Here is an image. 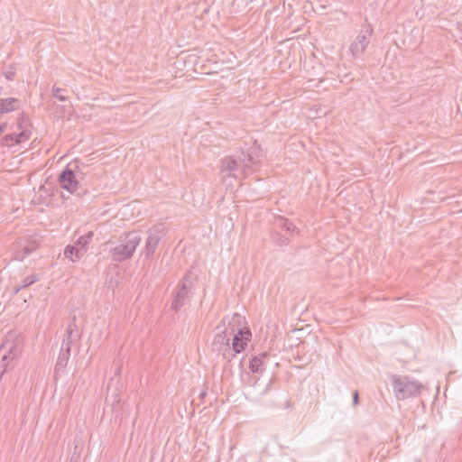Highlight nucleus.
Instances as JSON below:
<instances>
[{
  "label": "nucleus",
  "instance_id": "obj_30",
  "mask_svg": "<svg viewBox=\"0 0 462 462\" xmlns=\"http://www.w3.org/2000/svg\"><path fill=\"white\" fill-rule=\"evenodd\" d=\"M353 406H356L359 404V393L358 391H354L353 393Z\"/></svg>",
  "mask_w": 462,
  "mask_h": 462
},
{
  "label": "nucleus",
  "instance_id": "obj_35",
  "mask_svg": "<svg viewBox=\"0 0 462 462\" xmlns=\"http://www.w3.org/2000/svg\"><path fill=\"white\" fill-rule=\"evenodd\" d=\"M14 294H17L20 291H22L23 289H20V284H17L14 287Z\"/></svg>",
  "mask_w": 462,
  "mask_h": 462
},
{
  "label": "nucleus",
  "instance_id": "obj_20",
  "mask_svg": "<svg viewBox=\"0 0 462 462\" xmlns=\"http://www.w3.org/2000/svg\"><path fill=\"white\" fill-rule=\"evenodd\" d=\"M93 236H94L93 232H91V231L88 232L86 235L81 236L78 238L76 245L79 248H84L85 253H86L88 250V245L91 242Z\"/></svg>",
  "mask_w": 462,
  "mask_h": 462
},
{
  "label": "nucleus",
  "instance_id": "obj_12",
  "mask_svg": "<svg viewBox=\"0 0 462 462\" xmlns=\"http://www.w3.org/2000/svg\"><path fill=\"white\" fill-rule=\"evenodd\" d=\"M29 140V132H13L4 135L1 138V144L5 147H12L14 145L21 144Z\"/></svg>",
  "mask_w": 462,
  "mask_h": 462
},
{
  "label": "nucleus",
  "instance_id": "obj_18",
  "mask_svg": "<svg viewBox=\"0 0 462 462\" xmlns=\"http://www.w3.org/2000/svg\"><path fill=\"white\" fill-rule=\"evenodd\" d=\"M273 225L277 228H281L292 235L295 231H297L296 226L288 218L282 216H277L274 217Z\"/></svg>",
  "mask_w": 462,
  "mask_h": 462
},
{
  "label": "nucleus",
  "instance_id": "obj_21",
  "mask_svg": "<svg viewBox=\"0 0 462 462\" xmlns=\"http://www.w3.org/2000/svg\"><path fill=\"white\" fill-rule=\"evenodd\" d=\"M273 243H274L278 246H284L287 245L290 242L289 238L282 236L279 232H273L271 236Z\"/></svg>",
  "mask_w": 462,
  "mask_h": 462
},
{
  "label": "nucleus",
  "instance_id": "obj_14",
  "mask_svg": "<svg viewBox=\"0 0 462 462\" xmlns=\"http://www.w3.org/2000/svg\"><path fill=\"white\" fill-rule=\"evenodd\" d=\"M245 153V161L249 163V169H251L252 165H256L260 162V158L262 157L263 151L261 146L254 142V144L248 147L246 150L241 149Z\"/></svg>",
  "mask_w": 462,
  "mask_h": 462
},
{
  "label": "nucleus",
  "instance_id": "obj_32",
  "mask_svg": "<svg viewBox=\"0 0 462 462\" xmlns=\"http://www.w3.org/2000/svg\"><path fill=\"white\" fill-rule=\"evenodd\" d=\"M207 396V389H203L200 393H199V399L201 402H204V399L205 397Z\"/></svg>",
  "mask_w": 462,
  "mask_h": 462
},
{
  "label": "nucleus",
  "instance_id": "obj_2",
  "mask_svg": "<svg viewBox=\"0 0 462 462\" xmlns=\"http://www.w3.org/2000/svg\"><path fill=\"white\" fill-rule=\"evenodd\" d=\"M141 240V236L137 231L124 234V236H120L118 245L109 251L111 260L121 263L130 259Z\"/></svg>",
  "mask_w": 462,
  "mask_h": 462
},
{
  "label": "nucleus",
  "instance_id": "obj_34",
  "mask_svg": "<svg viewBox=\"0 0 462 462\" xmlns=\"http://www.w3.org/2000/svg\"><path fill=\"white\" fill-rule=\"evenodd\" d=\"M240 319H241L240 315L236 314V315H234V317L232 318V321H233L234 323H235V322L239 323Z\"/></svg>",
  "mask_w": 462,
  "mask_h": 462
},
{
  "label": "nucleus",
  "instance_id": "obj_11",
  "mask_svg": "<svg viewBox=\"0 0 462 462\" xmlns=\"http://www.w3.org/2000/svg\"><path fill=\"white\" fill-rule=\"evenodd\" d=\"M372 32V29L362 30L356 40L351 43L350 51L354 57H359L364 53L370 42L369 36Z\"/></svg>",
  "mask_w": 462,
  "mask_h": 462
},
{
  "label": "nucleus",
  "instance_id": "obj_1",
  "mask_svg": "<svg viewBox=\"0 0 462 462\" xmlns=\"http://www.w3.org/2000/svg\"><path fill=\"white\" fill-rule=\"evenodd\" d=\"M196 277L192 275L191 270L188 271L178 282L171 292V310L178 312L188 305L195 294Z\"/></svg>",
  "mask_w": 462,
  "mask_h": 462
},
{
  "label": "nucleus",
  "instance_id": "obj_19",
  "mask_svg": "<svg viewBox=\"0 0 462 462\" xmlns=\"http://www.w3.org/2000/svg\"><path fill=\"white\" fill-rule=\"evenodd\" d=\"M71 353L70 346L60 347V351L55 365V370H62L67 366Z\"/></svg>",
  "mask_w": 462,
  "mask_h": 462
},
{
  "label": "nucleus",
  "instance_id": "obj_10",
  "mask_svg": "<svg viewBox=\"0 0 462 462\" xmlns=\"http://www.w3.org/2000/svg\"><path fill=\"white\" fill-rule=\"evenodd\" d=\"M163 226L156 225L148 230V236L145 242L143 254L145 259H150L154 254L155 250L162 238Z\"/></svg>",
  "mask_w": 462,
  "mask_h": 462
},
{
  "label": "nucleus",
  "instance_id": "obj_15",
  "mask_svg": "<svg viewBox=\"0 0 462 462\" xmlns=\"http://www.w3.org/2000/svg\"><path fill=\"white\" fill-rule=\"evenodd\" d=\"M230 328H226L224 330L218 332L213 341L214 346H218L217 350L221 351L223 349H226V347H230L229 341H230Z\"/></svg>",
  "mask_w": 462,
  "mask_h": 462
},
{
  "label": "nucleus",
  "instance_id": "obj_22",
  "mask_svg": "<svg viewBox=\"0 0 462 462\" xmlns=\"http://www.w3.org/2000/svg\"><path fill=\"white\" fill-rule=\"evenodd\" d=\"M67 92V89L53 86L51 88L52 96L59 101L65 102L68 100V97L63 93Z\"/></svg>",
  "mask_w": 462,
  "mask_h": 462
},
{
  "label": "nucleus",
  "instance_id": "obj_17",
  "mask_svg": "<svg viewBox=\"0 0 462 462\" xmlns=\"http://www.w3.org/2000/svg\"><path fill=\"white\" fill-rule=\"evenodd\" d=\"M85 254V249L79 248L76 244L68 245L64 249V255L72 262H77Z\"/></svg>",
  "mask_w": 462,
  "mask_h": 462
},
{
  "label": "nucleus",
  "instance_id": "obj_28",
  "mask_svg": "<svg viewBox=\"0 0 462 462\" xmlns=\"http://www.w3.org/2000/svg\"><path fill=\"white\" fill-rule=\"evenodd\" d=\"M223 353V358L226 359L227 362H231L232 359L236 356V354L233 352L232 348L226 347V349L221 350Z\"/></svg>",
  "mask_w": 462,
  "mask_h": 462
},
{
  "label": "nucleus",
  "instance_id": "obj_36",
  "mask_svg": "<svg viewBox=\"0 0 462 462\" xmlns=\"http://www.w3.org/2000/svg\"><path fill=\"white\" fill-rule=\"evenodd\" d=\"M79 192H80V193H81V195H82V192H81V191H79ZM86 192H87L86 190H85V191H83V194H86Z\"/></svg>",
  "mask_w": 462,
  "mask_h": 462
},
{
  "label": "nucleus",
  "instance_id": "obj_24",
  "mask_svg": "<svg viewBox=\"0 0 462 462\" xmlns=\"http://www.w3.org/2000/svg\"><path fill=\"white\" fill-rule=\"evenodd\" d=\"M76 339H79V338L75 336V333L71 332V329L66 330L63 340H62L61 347H65V346L71 347L73 341Z\"/></svg>",
  "mask_w": 462,
  "mask_h": 462
},
{
  "label": "nucleus",
  "instance_id": "obj_3",
  "mask_svg": "<svg viewBox=\"0 0 462 462\" xmlns=\"http://www.w3.org/2000/svg\"><path fill=\"white\" fill-rule=\"evenodd\" d=\"M249 170V163L246 162L245 153L243 151L221 160L220 173L223 178L240 179L246 175Z\"/></svg>",
  "mask_w": 462,
  "mask_h": 462
},
{
  "label": "nucleus",
  "instance_id": "obj_5",
  "mask_svg": "<svg viewBox=\"0 0 462 462\" xmlns=\"http://www.w3.org/2000/svg\"><path fill=\"white\" fill-rule=\"evenodd\" d=\"M391 378L397 400H405L420 394L422 384L411 377L393 374Z\"/></svg>",
  "mask_w": 462,
  "mask_h": 462
},
{
  "label": "nucleus",
  "instance_id": "obj_7",
  "mask_svg": "<svg viewBox=\"0 0 462 462\" xmlns=\"http://www.w3.org/2000/svg\"><path fill=\"white\" fill-rule=\"evenodd\" d=\"M119 379L117 378H111L107 383L106 386V402L111 403L112 406V411L115 415V420H116L119 419L121 421L124 417V406L125 403L121 402V399L119 398Z\"/></svg>",
  "mask_w": 462,
  "mask_h": 462
},
{
  "label": "nucleus",
  "instance_id": "obj_16",
  "mask_svg": "<svg viewBox=\"0 0 462 462\" xmlns=\"http://www.w3.org/2000/svg\"><path fill=\"white\" fill-rule=\"evenodd\" d=\"M16 128L19 132H23L25 130L28 131L29 132V139L31 138L32 125L31 123L29 116L23 111L19 113V115L17 116Z\"/></svg>",
  "mask_w": 462,
  "mask_h": 462
},
{
  "label": "nucleus",
  "instance_id": "obj_4",
  "mask_svg": "<svg viewBox=\"0 0 462 462\" xmlns=\"http://www.w3.org/2000/svg\"><path fill=\"white\" fill-rule=\"evenodd\" d=\"M80 164H83L79 160H74L66 165L63 171L58 176V181L61 189L69 191L71 194L81 196L79 180L77 173L83 174L79 171Z\"/></svg>",
  "mask_w": 462,
  "mask_h": 462
},
{
  "label": "nucleus",
  "instance_id": "obj_33",
  "mask_svg": "<svg viewBox=\"0 0 462 462\" xmlns=\"http://www.w3.org/2000/svg\"><path fill=\"white\" fill-rule=\"evenodd\" d=\"M6 93H5L4 88L0 87V100L5 98Z\"/></svg>",
  "mask_w": 462,
  "mask_h": 462
},
{
  "label": "nucleus",
  "instance_id": "obj_26",
  "mask_svg": "<svg viewBox=\"0 0 462 462\" xmlns=\"http://www.w3.org/2000/svg\"><path fill=\"white\" fill-rule=\"evenodd\" d=\"M15 74H16V68H15V65L14 64H10L6 69H5L3 71V75L4 77L7 79V80H13L15 77Z\"/></svg>",
  "mask_w": 462,
  "mask_h": 462
},
{
  "label": "nucleus",
  "instance_id": "obj_31",
  "mask_svg": "<svg viewBox=\"0 0 462 462\" xmlns=\"http://www.w3.org/2000/svg\"><path fill=\"white\" fill-rule=\"evenodd\" d=\"M7 129H8V123L7 122L0 123V136Z\"/></svg>",
  "mask_w": 462,
  "mask_h": 462
},
{
  "label": "nucleus",
  "instance_id": "obj_13",
  "mask_svg": "<svg viewBox=\"0 0 462 462\" xmlns=\"http://www.w3.org/2000/svg\"><path fill=\"white\" fill-rule=\"evenodd\" d=\"M269 356L267 352H262L256 356H253L249 359V370L254 374H262L265 369V359H267Z\"/></svg>",
  "mask_w": 462,
  "mask_h": 462
},
{
  "label": "nucleus",
  "instance_id": "obj_25",
  "mask_svg": "<svg viewBox=\"0 0 462 462\" xmlns=\"http://www.w3.org/2000/svg\"><path fill=\"white\" fill-rule=\"evenodd\" d=\"M5 360V359L0 358V381L2 380L5 374L8 373L14 367V364L6 363Z\"/></svg>",
  "mask_w": 462,
  "mask_h": 462
},
{
  "label": "nucleus",
  "instance_id": "obj_8",
  "mask_svg": "<svg viewBox=\"0 0 462 462\" xmlns=\"http://www.w3.org/2000/svg\"><path fill=\"white\" fill-rule=\"evenodd\" d=\"M22 352L21 341L14 339L12 334L6 337L5 341L0 346V358L5 362L16 364L15 360Z\"/></svg>",
  "mask_w": 462,
  "mask_h": 462
},
{
  "label": "nucleus",
  "instance_id": "obj_6",
  "mask_svg": "<svg viewBox=\"0 0 462 462\" xmlns=\"http://www.w3.org/2000/svg\"><path fill=\"white\" fill-rule=\"evenodd\" d=\"M42 244V237L37 235H30L17 239L14 245V258L23 261L27 256L35 252Z\"/></svg>",
  "mask_w": 462,
  "mask_h": 462
},
{
  "label": "nucleus",
  "instance_id": "obj_9",
  "mask_svg": "<svg viewBox=\"0 0 462 462\" xmlns=\"http://www.w3.org/2000/svg\"><path fill=\"white\" fill-rule=\"evenodd\" d=\"M229 334L233 335L232 346H230V348H232L235 354L243 352L252 337V333L248 328H236L235 325L230 327Z\"/></svg>",
  "mask_w": 462,
  "mask_h": 462
},
{
  "label": "nucleus",
  "instance_id": "obj_27",
  "mask_svg": "<svg viewBox=\"0 0 462 462\" xmlns=\"http://www.w3.org/2000/svg\"><path fill=\"white\" fill-rule=\"evenodd\" d=\"M71 329V332L72 333H75V336L78 337V338H80L81 337V334L79 333V329H78V325L76 323V316H73L71 318V321L70 323L69 324L68 328L66 330H69Z\"/></svg>",
  "mask_w": 462,
  "mask_h": 462
},
{
  "label": "nucleus",
  "instance_id": "obj_29",
  "mask_svg": "<svg viewBox=\"0 0 462 462\" xmlns=\"http://www.w3.org/2000/svg\"><path fill=\"white\" fill-rule=\"evenodd\" d=\"M292 359L297 362H300L299 366H304V365H308V363H309V360H307L304 356H299V355L293 356Z\"/></svg>",
  "mask_w": 462,
  "mask_h": 462
},
{
  "label": "nucleus",
  "instance_id": "obj_23",
  "mask_svg": "<svg viewBox=\"0 0 462 462\" xmlns=\"http://www.w3.org/2000/svg\"><path fill=\"white\" fill-rule=\"evenodd\" d=\"M40 279L39 275L38 274H31L25 278H23L21 282V284H20V289H25L31 285H32L33 283H35L36 282H38Z\"/></svg>",
  "mask_w": 462,
  "mask_h": 462
}]
</instances>
